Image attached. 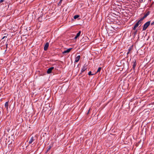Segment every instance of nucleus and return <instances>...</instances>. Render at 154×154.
<instances>
[{"instance_id":"2","label":"nucleus","mask_w":154,"mask_h":154,"mask_svg":"<svg viewBox=\"0 0 154 154\" xmlns=\"http://www.w3.org/2000/svg\"><path fill=\"white\" fill-rule=\"evenodd\" d=\"M54 67H51L48 69L47 72L48 74H50L52 72V70L54 69Z\"/></svg>"},{"instance_id":"28","label":"nucleus","mask_w":154,"mask_h":154,"mask_svg":"<svg viewBox=\"0 0 154 154\" xmlns=\"http://www.w3.org/2000/svg\"><path fill=\"white\" fill-rule=\"evenodd\" d=\"M150 2L151 1V0H149Z\"/></svg>"},{"instance_id":"18","label":"nucleus","mask_w":154,"mask_h":154,"mask_svg":"<svg viewBox=\"0 0 154 154\" xmlns=\"http://www.w3.org/2000/svg\"><path fill=\"white\" fill-rule=\"evenodd\" d=\"M151 25H154V21L151 23Z\"/></svg>"},{"instance_id":"23","label":"nucleus","mask_w":154,"mask_h":154,"mask_svg":"<svg viewBox=\"0 0 154 154\" xmlns=\"http://www.w3.org/2000/svg\"><path fill=\"white\" fill-rule=\"evenodd\" d=\"M78 37L77 35H76V36L74 38V39H77Z\"/></svg>"},{"instance_id":"25","label":"nucleus","mask_w":154,"mask_h":154,"mask_svg":"<svg viewBox=\"0 0 154 154\" xmlns=\"http://www.w3.org/2000/svg\"><path fill=\"white\" fill-rule=\"evenodd\" d=\"M6 107H7V108H6L7 109V110H8V106H6Z\"/></svg>"},{"instance_id":"17","label":"nucleus","mask_w":154,"mask_h":154,"mask_svg":"<svg viewBox=\"0 0 154 154\" xmlns=\"http://www.w3.org/2000/svg\"><path fill=\"white\" fill-rule=\"evenodd\" d=\"M88 74L89 75H94V74H91V71H90V72H89L88 73Z\"/></svg>"},{"instance_id":"8","label":"nucleus","mask_w":154,"mask_h":154,"mask_svg":"<svg viewBox=\"0 0 154 154\" xmlns=\"http://www.w3.org/2000/svg\"><path fill=\"white\" fill-rule=\"evenodd\" d=\"M133 63H134L133 65V68L134 69L135 67L136 66L137 64L135 60H134V61H133Z\"/></svg>"},{"instance_id":"16","label":"nucleus","mask_w":154,"mask_h":154,"mask_svg":"<svg viewBox=\"0 0 154 154\" xmlns=\"http://www.w3.org/2000/svg\"><path fill=\"white\" fill-rule=\"evenodd\" d=\"M8 103L9 102L8 101L6 102L5 103V106H8Z\"/></svg>"},{"instance_id":"7","label":"nucleus","mask_w":154,"mask_h":154,"mask_svg":"<svg viewBox=\"0 0 154 154\" xmlns=\"http://www.w3.org/2000/svg\"><path fill=\"white\" fill-rule=\"evenodd\" d=\"M133 49V45L131 46L130 48L128 49V52L127 53V57H128V55L129 54L130 51H131Z\"/></svg>"},{"instance_id":"27","label":"nucleus","mask_w":154,"mask_h":154,"mask_svg":"<svg viewBox=\"0 0 154 154\" xmlns=\"http://www.w3.org/2000/svg\"><path fill=\"white\" fill-rule=\"evenodd\" d=\"M90 109H89V110H88V113H89V111H90Z\"/></svg>"},{"instance_id":"21","label":"nucleus","mask_w":154,"mask_h":154,"mask_svg":"<svg viewBox=\"0 0 154 154\" xmlns=\"http://www.w3.org/2000/svg\"><path fill=\"white\" fill-rule=\"evenodd\" d=\"M62 0H60L59 3V4H60L61 3H62Z\"/></svg>"},{"instance_id":"12","label":"nucleus","mask_w":154,"mask_h":154,"mask_svg":"<svg viewBox=\"0 0 154 154\" xmlns=\"http://www.w3.org/2000/svg\"><path fill=\"white\" fill-rule=\"evenodd\" d=\"M34 140L33 137H32L29 141V144H31L32 142Z\"/></svg>"},{"instance_id":"11","label":"nucleus","mask_w":154,"mask_h":154,"mask_svg":"<svg viewBox=\"0 0 154 154\" xmlns=\"http://www.w3.org/2000/svg\"><path fill=\"white\" fill-rule=\"evenodd\" d=\"M139 25L137 23H136L135 25H134V27L133 28V29L134 30H135L136 29V28Z\"/></svg>"},{"instance_id":"24","label":"nucleus","mask_w":154,"mask_h":154,"mask_svg":"<svg viewBox=\"0 0 154 154\" xmlns=\"http://www.w3.org/2000/svg\"><path fill=\"white\" fill-rule=\"evenodd\" d=\"M45 105H47L46 103H47V104H49V103L47 101H45Z\"/></svg>"},{"instance_id":"4","label":"nucleus","mask_w":154,"mask_h":154,"mask_svg":"<svg viewBox=\"0 0 154 154\" xmlns=\"http://www.w3.org/2000/svg\"><path fill=\"white\" fill-rule=\"evenodd\" d=\"M87 69V68L86 67V66H84L82 68V69L81 70V72L80 73V74H82V73H83V72L85 71Z\"/></svg>"},{"instance_id":"19","label":"nucleus","mask_w":154,"mask_h":154,"mask_svg":"<svg viewBox=\"0 0 154 154\" xmlns=\"http://www.w3.org/2000/svg\"><path fill=\"white\" fill-rule=\"evenodd\" d=\"M4 1V0H0V3H1L2 2H3Z\"/></svg>"},{"instance_id":"20","label":"nucleus","mask_w":154,"mask_h":154,"mask_svg":"<svg viewBox=\"0 0 154 154\" xmlns=\"http://www.w3.org/2000/svg\"><path fill=\"white\" fill-rule=\"evenodd\" d=\"M7 37L6 36H3L2 38V39H4L5 38H6Z\"/></svg>"},{"instance_id":"14","label":"nucleus","mask_w":154,"mask_h":154,"mask_svg":"<svg viewBox=\"0 0 154 154\" xmlns=\"http://www.w3.org/2000/svg\"><path fill=\"white\" fill-rule=\"evenodd\" d=\"M101 67H99L98 68V69H97V73L98 72H100V71L101 70Z\"/></svg>"},{"instance_id":"13","label":"nucleus","mask_w":154,"mask_h":154,"mask_svg":"<svg viewBox=\"0 0 154 154\" xmlns=\"http://www.w3.org/2000/svg\"><path fill=\"white\" fill-rule=\"evenodd\" d=\"M81 33V31H79V32L76 35H77L78 37H79Z\"/></svg>"},{"instance_id":"6","label":"nucleus","mask_w":154,"mask_h":154,"mask_svg":"<svg viewBox=\"0 0 154 154\" xmlns=\"http://www.w3.org/2000/svg\"><path fill=\"white\" fill-rule=\"evenodd\" d=\"M80 57V55H78L77 57H76L75 59L74 63L78 62L79 61Z\"/></svg>"},{"instance_id":"9","label":"nucleus","mask_w":154,"mask_h":154,"mask_svg":"<svg viewBox=\"0 0 154 154\" xmlns=\"http://www.w3.org/2000/svg\"><path fill=\"white\" fill-rule=\"evenodd\" d=\"M72 49V48H69V49H68L67 50L64 51L63 52V53L65 54V53H69V52Z\"/></svg>"},{"instance_id":"15","label":"nucleus","mask_w":154,"mask_h":154,"mask_svg":"<svg viewBox=\"0 0 154 154\" xmlns=\"http://www.w3.org/2000/svg\"><path fill=\"white\" fill-rule=\"evenodd\" d=\"M79 17V15H75L74 17V19H77V18H78Z\"/></svg>"},{"instance_id":"29","label":"nucleus","mask_w":154,"mask_h":154,"mask_svg":"<svg viewBox=\"0 0 154 154\" xmlns=\"http://www.w3.org/2000/svg\"><path fill=\"white\" fill-rule=\"evenodd\" d=\"M142 0V1L143 0Z\"/></svg>"},{"instance_id":"26","label":"nucleus","mask_w":154,"mask_h":154,"mask_svg":"<svg viewBox=\"0 0 154 154\" xmlns=\"http://www.w3.org/2000/svg\"><path fill=\"white\" fill-rule=\"evenodd\" d=\"M50 105H51V103H50V104H49V106ZM51 105H52V104H51Z\"/></svg>"},{"instance_id":"10","label":"nucleus","mask_w":154,"mask_h":154,"mask_svg":"<svg viewBox=\"0 0 154 154\" xmlns=\"http://www.w3.org/2000/svg\"><path fill=\"white\" fill-rule=\"evenodd\" d=\"M143 20V19H142V18H141L139 21H137V23H138V24L139 25L140 24Z\"/></svg>"},{"instance_id":"1","label":"nucleus","mask_w":154,"mask_h":154,"mask_svg":"<svg viewBox=\"0 0 154 154\" xmlns=\"http://www.w3.org/2000/svg\"><path fill=\"white\" fill-rule=\"evenodd\" d=\"M150 21H148L146 22V23H145L143 26V30H145L147 29L148 27L149 26V25L150 24Z\"/></svg>"},{"instance_id":"22","label":"nucleus","mask_w":154,"mask_h":154,"mask_svg":"<svg viewBox=\"0 0 154 154\" xmlns=\"http://www.w3.org/2000/svg\"><path fill=\"white\" fill-rule=\"evenodd\" d=\"M51 148V147L49 146V147L48 148L47 151L49 150Z\"/></svg>"},{"instance_id":"3","label":"nucleus","mask_w":154,"mask_h":154,"mask_svg":"<svg viewBox=\"0 0 154 154\" xmlns=\"http://www.w3.org/2000/svg\"><path fill=\"white\" fill-rule=\"evenodd\" d=\"M150 13V11H148L146 14H144V16L142 18V19L143 20L148 15H149Z\"/></svg>"},{"instance_id":"5","label":"nucleus","mask_w":154,"mask_h":154,"mask_svg":"<svg viewBox=\"0 0 154 154\" xmlns=\"http://www.w3.org/2000/svg\"><path fill=\"white\" fill-rule=\"evenodd\" d=\"M49 46V43L48 42H47L45 44V45L44 47V50L45 51H46L48 48Z\"/></svg>"}]
</instances>
